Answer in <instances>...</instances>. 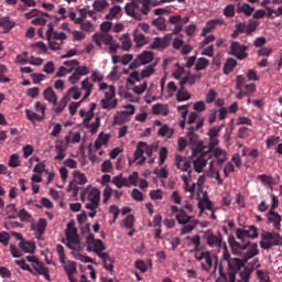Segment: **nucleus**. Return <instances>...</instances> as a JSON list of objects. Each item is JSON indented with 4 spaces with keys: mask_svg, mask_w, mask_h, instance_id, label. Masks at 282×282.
Listing matches in <instances>:
<instances>
[{
    "mask_svg": "<svg viewBox=\"0 0 282 282\" xmlns=\"http://www.w3.org/2000/svg\"><path fill=\"white\" fill-rule=\"evenodd\" d=\"M218 272L221 279H224L226 282H236L237 274L240 276L238 282H250L252 269L250 267H246L243 259L232 258L230 256V251L228 250V245L224 243Z\"/></svg>",
    "mask_w": 282,
    "mask_h": 282,
    "instance_id": "obj_1",
    "label": "nucleus"
},
{
    "mask_svg": "<svg viewBox=\"0 0 282 282\" xmlns=\"http://www.w3.org/2000/svg\"><path fill=\"white\" fill-rule=\"evenodd\" d=\"M171 212L173 215H175V219L177 224H180L182 227L181 234L182 235H188L192 231L195 230L197 225L199 224V220L195 218V216L192 215L193 213V204L186 203L183 207H177L176 205L171 206Z\"/></svg>",
    "mask_w": 282,
    "mask_h": 282,
    "instance_id": "obj_2",
    "label": "nucleus"
},
{
    "mask_svg": "<svg viewBox=\"0 0 282 282\" xmlns=\"http://www.w3.org/2000/svg\"><path fill=\"white\" fill-rule=\"evenodd\" d=\"M204 127V119H199L195 126H189L187 128V144L192 149V153L194 158H197L199 153L206 151V147H204V141L199 140V137L195 134V131H199Z\"/></svg>",
    "mask_w": 282,
    "mask_h": 282,
    "instance_id": "obj_3",
    "label": "nucleus"
},
{
    "mask_svg": "<svg viewBox=\"0 0 282 282\" xmlns=\"http://www.w3.org/2000/svg\"><path fill=\"white\" fill-rule=\"evenodd\" d=\"M139 3H141L142 8L138 6V2H128L124 10L128 17H132L137 21H142V14L147 17L151 12V0H139Z\"/></svg>",
    "mask_w": 282,
    "mask_h": 282,
    "instance_id": "obj_4",
    "label": "nucleus"
},
{
    "mask_svg": "<svg viewBox=\"0 0 282 282\" xmlns=\"http://www.w3.org/2000/svg\"><path fill=\"white\" fill-rule=\"evenodd\" d=\"M236 237L242 241V243L235 240V237H229V246L231 248V252L232 254H242L243 250H248V246H250V241L246 240L248 239L246 236V228H237Z\"/></svg>",
    "mask_w": 282,
    "mask_h": 282,
    "instance_id": "obj_5",
    "label": "nucleus"
},
{
    "mask_svg": "<svg viewBox=\"0 0 282 282\" xmlns=\"http://www.w3.org/2000/svg\"><path fill=\"white\" fill-rule=\"evenodd\" d=\"M205 153H209V171H212V173L215 171V161L213 160V158L216 159V164L217 166H219V169H221V166H224V162L228 160V153L226 152V150H223L220 148H207V150H205Z\"/></svg>",
    "mask_w": 282,
    "mask_h": 282,
    "instance_id": "obj_6",
    "label": "nucleus"
},
{
    "mask_svg": "<svg viewBox=\"0 0 282 282\" xmlns=\"http://www.w3.org/2000/svg\"><path fill=\"white\" fill-rule=\"evenodd\" d=\"M274 246H282V236L280 232L264 231L261 234L260 248L262 250H270Z\"/></svg>",
    "mask_w": 282,
    "mask_h": 282,
    "instance_id": "obj_7",
    "label": "nucleus"
},
{
    "mask_svg": "<svg viewBox=\"0 0 282 282\" xmlns=\"http://www.w3.org/2000/svg\"><path fill=\"white\" fill-rule=\"evenodd\" d=\"M118 106V99H116V87L109 86L108 90L105 93V98L101 99V108L102 109H116Z\"/></svg>",
    "mask_w": 282,
    "mask_h": 282,
    "instance_id": "obj_8",
    "label": "nucleus"
},
{
    "mask_svg": "<svg viewBox=\"0 0 282 282\" xmlns=\"http://www.w3.org/2000/svg\"><path fill=\"white\" fill-rule=\"evenodd\" d=\"M194 257L198 263L202 265V270L205 272H210L213 268V257L210 256V251L200 250L194 253Z\"/></svg>",
    "mask_w": 282,
    "mask_h": 282,
    "instance_id": "obj_9",
    "label": "nucleus"
},
{
    "mask_svg": "<svg viewBox=\"0 0 282 282\" xmlns=\"http://www.w3.org/2000/svg\"><path fill=\"white\" fill-rule=\"evenodd\" d=\"M86 242L88 243V252H96L97 257H100V254H107V252H102L105 250V243H102V240L96 239L94 234H89L86 238Z\"/></svg>",
    "mask_w": 282,
    "mask_h": 282,
    "instance_id": "obj_10",
    "label": "nucleus"
},
{
    "mask_svg": "<svg viewBox=\"0 0 282 282\" xmlns=\"http://www.w3.org/2000/svg\"><path fill=\"white\" fill-rule=\"evenodd\" d=\"M246 52H248V45H243L235 41L230 43L229 54L238 58V61H243L245 58H248V54Z\"/></svg>",
    "mask_w": 282,
    "mask_h": 282,
    "instance_id": "obj_11",
    "label": "nucleus"
},
{
    "mask_svg": "<svg viewBox=\"0 0 282 282\" xmlns=\"http://www.w3.org/2000/svg\"><path fill=\"white\" fill-rule=\"evenodd\" d=\"M24 17L25 19H33V25H45V23H47L45 17H50V14L42 12L39 9H32L30 12H26Z\"/></svg>",
    "mask_w": 282,
    "mask_h": 282,
    "instance_id": "obj_12",
    "label": "nucleus"
},
{
    "mask_svg": "<svg viewBox=\"0 0 282 282\" xmlns=\"http://www.w3.org/2000/svg\"><path fill=\"white\" fill-rule=\"evenodd\" d=\"M197 155L198 156L193 161L194 171L196 173H203L204 167L208 164V160H210V153L203 150Z\"/></svg>",
    "mask_w": 282,
    "mask_h": 282,
    "instance_id": "obj_13",
    "label": "nucleus"
},
{
    "mask_svg": "<svg viewBox=\"0 0 282 282\" xmlns=\"http://www.w3.org/2000/svg\"><path fill=\"white\" fill-rule=\"evenodd\" d=\"M153 61V52L143 51L137 56V58L130 64L129 69H137L140 65H149Z\"/></svg>",
    "mask_w": 282,
    "mask_h": 282,
    "instance_id": "obj_14",
    "label": "nucleus"
},
{
    "mask_svg": "<svg viewBox=\"0 0 282 282\" xmlns=\"http://www.w3.org/2000/svg\"><path fill=\"white\" fill-rule=\"evenodd\" d=\"M74 180L68 185V191H73V193H78L79 186H85L87 184V176H85L80 171L73 172Z\"/></svg>",
    "mask_w": 282,
    "mask_h": 282,
    "instance_id": "obj_15",
    "label": "nucleus"
},
{
    "mask_svg": "<svg viewBox=\"0 0 282 282\" xmlns=\"http://www.w3.org/2000/svg\"><path fill=\"white\" fill-rule=\"evenodd\" d=\"M175 166L182 173H186L183 175H191V173H193L191 160H188L186 156H182V155L177 154L175 156Z\"/></svg>",
    "mask_w": 282,
    "mask_h": 282,
    "instance_id": "obj_16",
    "label": "nucleus"
},
{
    "mask_svg": "<svg viewBox=\"0 0 282 282\" xmlns=\"http://www.w3.org/2000/svg\"><path fill=\"white\" fill-rule=\"evenodd\" d=\"M66 238L68 241V248H70V250H74V246H78V243H80L76 227L72 226V223L67 224Z\"/></svg>",
    "mask_w": 282,
    "mask_h": 282,
    "instance_id": "obj_17",
    "label": "nucleus"
},
{
    "mask_svg": "<svg viewBox=\"0 0 282 282\" xmlns=\"http://www.w3.org/2000/svg\"><path fill=\"white\" fill-rule=\"evenodd\" d=\"M172 39V34H166L164 37H155L153 43L150 45V50H166V47L171 45Z\"/></svg>",
    "mask_w": 282,
    "mask_h": 282,
    "instance_id": "obj_18",
    "label": "nucleus"
},
{
    "mask_svg": "<svg viewBox=\"0 0 282 282\" xmlns=\"http://www.w3.org/2000/svg\"><path fill=\"white\" fill-rule=\"evenodd\" d=\"M65 66H61L58 72L56 73V78H63V76H66V74H72L76 67H78L79 63L76 59H70L64 62Z\"/></svg>",
    "mask_w": 282,
    "mask_h": 282,
    "instance_id": "obj_19",
    "label": "nucleus"
},
{
    "mask_svg": "<svg viewBox=\"0 0 282 282\" xmlns=\"http://www.w3.org/2000/svg\"><path fill=\"white\" fill-rule=\"evenodd\" d=\"M87 197L89 202H94V204H100V189L96 187H87L82 192V199Z\"/></svg>",
    "mask_w": 282,
    "mask_h": 282,
    "instance_id": "obj_20",
    "label": "nucleus"
},
{
    "mask_svg": "<svg viewBox=\"0 0 282 282\" xmlns=\"http://www.w3.org/2000/svg\"><path fill=\"white\" fill-rule=\"evenodd\" d=\"M93 41L98 47H102V45H109L111 41H113V35L109 33H95L93 35Z\"/></svg>",
    "mask_w": 282,
    "mask_h": 282,
    "instance_id": "obj_21",
    "label": "nucleus"
},
{
    "mask_svg": "<svg viewBox=\"0 0 282 282\" xmlns=\"http://www.w3.org/2000/svg\"><path fill=\"white\" fill-rule=\"evenodd\" d=\"M206 243L209 246V248H221L224 250V237H221V234H218L217 236L215 234H209L206 237Z\"/></svg>",
    "mask_w": 282,
    "mask_h": 282,
    "instance_id": "obj_22",
    "label": "nucleus"
},
{
    "mask_svg": "<svg viewBox=\"0 0 282 282\" xmlns=\"http://www.w3.org/2000/svg\"><path fill=\"white\" fill-rule=\"evenodd\" d=\"M267 221L268 224H272L274 230H278V232L281 231L282 216L279 213L269 210L267 213Z\"/></svg>",
    "mask_w": 282,
    "mask_h": 282,
    "instance_id": "obj_23",
    "label": "nucleus"
},
{
    "mask_svg": "<svg viewBox=\"0 0 282 282\" xmlns=\"http://www.w3.org/2000/svg\"><path fill=\"white\" fill-rule=\"evenodd\" d=\"M133 155V162H135L139 166H142V164L147 162V156L144 155V141H140L137 144V149Z\"/></svg>",
    "mask_w": 282,
    "mask_h": 282,
    "instance_id": "obj_24",
    "label": "nucleus"
},
{
    "mask_svg": "<svg viewBox=\"0 0 282 282\" xmlns=\"http://www.w3.org/2000/svg\"><path fill=\"white\" fill-rule=\"evenodd\" d=\"M217 25H224V20L221 19H214L207 21L205 28H203L200 36H206V34H210L212 30H216Z\"/></svg>",
    "mask_w": 282,
    "mask_h": 282,
    "instance_id": "obj_25",
    "label": "nucleus"
},
{
    "mask_svg": "<svg viewBox=\"0 0 282 282\" xmlns=\"http://www.w3.org/2000/svg\"><path fill=\"white\" fill-rule=\"evenodd\" d=\"M18 239H20L19 242V249L24 251V252H29L30 254H34V250H36V246L34 245V242L32 241H25V239L21 238V235L18 234Z\"/></svg>",
    "mask_w": 282,
    "mask_h": 282,
    "instance_id": "obj_26",
    "label": "nucleus"
},
{
    "mask_svg": "<svg viewBox=\"0 0 282 282\" xmlns=\"http://www.w3.org/2000/svg\"><path fill=\"white\" fill-rule=\"evenodd\" d=\"M55 151L57 153V155L54 158V160L58 161V162H63V160H65V153L67 151V147L65 145V142L57 140L55 143Z\"/></svg>",
    "mask_w": 282,
    "mask_h": 282,
    "instance_id": "obj_27",
    "label": "nucleus"
},
{
    "mask_svg": "<svg viewBox=\"0 0 282 282\" xmlns=\"http://www.w3.org/2000/svg\"><path fill=\"white\" fill-rule=\"evenodd\" d=\"M133 40L134 43H137V47H144V45H149V37L142 34L138 29L133 32Z\"/></svg>",
    "mask_w": 282,
    "mask_h": 282,
    "instance_id": "obj_28",
    "label": "nucleus"
},
{
    "mask_svg": "<svg viewBox=\"0 0 282 282\" xmlns=\"http://www.w3.org/2000/svg\"><path fill=\"white\" fill-rule=\"evenodd\" d=\"M96 109V104H90L89 110L80 109L79 116L84 119V124H89L94 118V110Z\"/></svg>",
    "mask_w": 282,
    "mask_h": 282,
    "instance_id": "obj_29",
    "label": "nucleus"
},
{
    "mask_svg": "<svg viewBox=\"0 0 282 282\" xmlns=\"http://www.w3.org/2000/svg\"><path fill=\"white\" fill-rule=\"evenodd\" d=\"M186 239H187V241L193 243L194 250H192L191 252H194V254H196V252L204 250V247L202 246V238H199V235H195L192 237L187 236Z\"/></svg>",
    "mask_w": 282,
    "mask_h": 282,
    "instance_id": "obj_30",
    "label": "nucleus"
},
{
    "mask_svg": "<svg viewBox=\"0 0 282 282\" xmlns=\"http://www.w3.org/2000/svg\"><path fill=\"white\" fill-rule=\"evenodd\" d=\"M99 259L102 260L105 270L113 272V258L109 257V253H99Z\"/></svg>",
    "mask_w": 282,
    "mask_h": 282,
    "instance_id": "obj_31",
    "label": "nucleus"
},
{
    "mask_svg": "<svg viewBox=\"0 0 282 282\" xmlns=\"http://www.w3.org/2000/svg\"><path fill=\"white\" fill-rule=\"evenodd\" d=\"M43 98L44 100H47V102H51L52 105H56V100H58V96H56V93L52 87H47L46 89H44Z\"/></svg>",
    "mask_w": 282,
    "mask_h": 282,
    "instance_id": "obj_32",
    "label": "nucleus"
},
{
    "mask_svg": "<svg viewBox=\"0 0 282 282\" xmlns=\"http://www.w3.org/2000/svg\"><path fill=\"white\" fill-rule=\"evenodd\" d=\"M257 254H259V246L257 243H252L243 254L242 259L245 260V263H248V261L253 257H257Z\"/></svg>",
    "mask_w": 282,
    "mask_h": 282,
    "instance_id": "obj_33",
    "label": "nucleus"
},
{
    "mask_svg": "<svg viewBox=\"0 0 282 282\" xmlns=\"http://www.w3.org/2000/svg\"><path fill=\"white\" fill-rule=\"evenodd\" d=\"M202 79V74H193V75H188L183 77L180 80V85L181 87H184V85H195V83H197V80Z\"/></svg>",
    "mask_w": 282,
    "mask_h": 282,
    "instance_id": "obj_34",
    "label": "nucleus"
},
{
    "mask_svg": "<svg viewBox=\"0 0 282 282\" xmlns=\"http://www.w3.org/2000/svg\"><path fill=\"white\" fill-rule=\"evenodd\" d=\"M82 89L85 91L83 100H86V98L91 96V91H94V84L89 82V77L82 82Z\"/></svg>",
    "mask_w": 282,
    "mask_h": 282,
    "instance_id": "obj_35",
    "label": "nucleus"
},
{
    "mask_svg": "<svg viewBox=\"0 0 282 282\" xmlns=\"http://www.w3.org/2000/svg\"><path fill=\"white\" fill-rule=\"evenodd\" d=\"M133 113H135V107L133 105L126 106V110L121 112V116L115 118L116 124H122L124 122L122 116H133Z\"/></svg>",
    "mask_w": 282,
    "mask_h": 282,
    "instance_id": "obj_36",
    "label": "nucleus"
},
{
    "mask_svg": "<svg viewBox=\"0 0 282 282\" xmlns=\"http://www.w3.org/2000/svg\"><path fill=\"white\" fill-rule=\"evenodd\" d=\"M64 270L68 276V281L74 282V274H76V263L68 260L67 264L64 265Z\"/></svg>",
    "mask_w": 282,
    "mask_h": 282,
    "instance_id": "obj_37",
    "label": "nucleus"
},
{
    "mask_svg": "<svg viewBox=\"0 0 282 282\" xmlns=\"http://www.w3.org/2000/svg\"><path fill=\"white\" fill-rule=\"evenodd\" d=\"M67 102H68L67 96L62 97V99L59 101L56 100V104H53L54 105L53 111L55 113H63V111L67 107Z\"/></svg>",
    "mask_w": 282,
    "mask_h": 282,
    "instance_id": "obj_38",
    "label": "nucleus"
},
{
    "mask_svg": "<svg viewBox=\"0 0 282 282\" xmlns=\"http://www.w3.org/2000/svg\"><path fill=\"white\" fill-rule=\"evenodd\" d=\"M122 12V8L120 6H113L109 9V12L105 15V19L108 21H113V19H118V14Z\"/></svg>",
    "mask_w": 282,
    "mask_h": 282,
    "instance_id": "obj_39",
    "label": "nucleus"
},
{
    "mask_svg": "<svg viewBox=\"0 0 282 282\" xmlns=\"http://www.w3.org/2000/svg\"><path fill=\"white\" fill-rule=\"evenodd\" d=\"M25 116L28 118V120H30V122H43V120H45V118L43 117V115L36 113L30 109L25 110Z\"/></svg>",
    "mask_w": 282,
    "mask_h": 282,
    "instance_id": "obj_40",
    "label": "nucleus"
},
{
    "mask_svg": "<svg viewBox=\"0 0 282 282\" xmlns=\"http://www.w3.org/2000/svg\"><path fill=\"white\" fill-rule=\"evenodd\" d=\"M140 180V174L138 172H132L128 177H126L127 188L131 186H138V181Z\"/></svg>",
    "mask_w": 282,
    "mask_h": 282,
    "instance_id": "obj_41",
    "label": "nucleus"
},
{
    "mask_svg": "<svg viewBox=\"0 0 282 282\" xmlns=\"http://www.w3.org/2000/svg\"><path fill=\"white\" fill-rule=\"evenodd\" d=\"M235 67H237V61L228 58L223 67V72L228 76V74H231V72L235 70Z\"/></svg>",
    "mask_w": 282,
    "mask_h": 282,
    "instance_id": "obj_42",
    "label": "nucleus"
},
{
    "mask_svg": "<svg viewBox=\"0 0 282 282\" xmlns=\"http://www.w3.org/2000/svg\"><path fill=\"white\" fill-rule=\"evenodd\" d=\"M173 133H175V131H173V129H171L169 126L163 124L159 130H158V135H160L161 138H172Z\"/></svg>",
    "mask_w": 282,
    "mask_h": 282,
    "instance_id": "obj_43",
    "label": "nucleus"
},
{
    "mask_svg": "<svg viewBox=\"0 0 282 282\" xmlns=\"http://www.w3.org/2000/svg\"><path fill=\"white\" fill-rule=\"evenodd\" d=\"M176 100L177 102H184L186 100H191V95L184 89V86H181V88L177 90Z\"/></svg>",
    "mask_w": 282,
    "mask_h": 282,
    "instance_id": "obj_44",
    "label": "nucleus"
},
{
    "mask_svg": "<svg viewBox=\"0 0 282 282\" xmlns=\"http://www.w3.org/2000/svg\"><path fill=\"white\" fill-rule=\"evenodd\" d=\"M112 184L117 186V188H122L123 186H129L127 184V177H123L122 174H119L112 178Z\"/></svg>",
    "mask_w": 282,
    "mask_h": 282,
    "instance_id": "obj_45",
    "label": "nucleus"
},
{
    "mask_svg": "<svg viewBox=\"0 0 282 282\" xmlns=\"http://www.w3.org/2000/svg\"><path fill=\"white\" fill-rule=\"evenodd\" d=\"M8 166L11 169H19V166H21V159L19 154L14 153L10 155Z\"/></svg>",
    "mask_w": 282,
    "mask_h": 282,
    "instance_id": "obj_46",
    "label": "nucleus"
},
{
    "mask_svg": "<svg viewBox=\"0 0 282 282\" xmlns=\"http://www.w3.org/2000/svg\"><path fill=\"white\" fill-rule=\"evenodd\" d=\"M0 28H4L7 32H10L14 28V22L10 20V17L0 18Z\"/></svg>",
    "mask_w": 282,
    "mask_h": 282,
    "instance_id": "obj_47",
    "label": "nucleus"
},
{
    "mask_svg": "<svg viewBox=\"0 0 282 282\" xmlns=\"http://www.w3.org/2000/svg\"><path fill=\"white\" fill-rule=\"evenodd\" d=\"M47 228V220L45 218H40L34 227V230L37 231V234L44 235L45 229Z\"/></svg>",
    "mask_w": 282,
    "mask_h": 282,
    "instance_id": "obj_48",
    "label": "nucleus"
},
{
    "mask_svg": "<svg viewBox=\"0 0 282 282\" xmlns=\"http://www.w3.org/2000/svg\"><path fill=\"white\" fill-rule=\"evenodd\" d=\"M6 213L8 215V219H17V215L19 213V209H17V205L9 204L6 207Z\"/></svg>",
    "mask_w": 282,
    "mask_h": 282,
    "instance_id": "obj_49",
    "label": "nucleus"
},
{
    "mask_svg": "<svg viewBox=\"0 0 282 282\" xmlns=\"http://www.w3.org/2000/svg\"><path fill=\"white\" fill-rule=\"evenodd\" d=\"M109 7V2L107 0H96L93 3V8L96 12H102V10Z\"/></svg>",
    "mask_w": 282,
    "mask_h": 282,
    "instance_id": "obj_50",
    "label": "nucleus"
},
{
    "mask_svg": "<svg viewBox=\"0 0 282 282\" xmlns=\"http://www.w3.org/2000/svg\"><path fill=\"white\" fill-rule=\"evenodd\" d=\"M199 120H204V118H200L199 115H197V112H189L186 117H185V122L186 124H197V121Z\"/></svg>",
    "mask_w": 282,
    "mask_h": 282,
    "instance_id": "obj_51",
    "label": "nucleus"
},
{
    "mask_svg": "<svg viewBox=\"0 0 282 282\" xmlns=\"http://www.w3.org/2000/svg\"><path fill=\"white\" fill-rule=\"evenodd\" d=\"M121 41V50H124V52H129L131 50V37H129L128 34H123L120 37Z\"/></svg>",
    "mask_w": 282,
    "mask_h": 282,
    "instance_id": "obj_52",
    "label": "nucleus"
},
{
    "mask_svg": "<svg viewBox=\"0 0 282 282\" xmlns=\"http://www.w3.org/2000/svg\"><path fill=\"white\" fill-rule=\"evenodd\" d=\"M258 180H260V182L262 184H264V186H274V184H276L274 182V178L272 176L267 175V174L259 175Z\"/></svg>",
    "mask_w": 282,
    "mask_h": 282,
    "instance_id": "obj_53",
    "label": "nucleus"
},
{
    "mask_svg": "<svg viewBox=\"0 0 282 282\" xmlns=\"http://www.w3.org/2000/svg\"><path fill=\"white\" fill-rule=\"evenodd\" d=\"M245 232H246L247 239H257V237H259V231L254 226H249L245 228Z\"/></svg>",
    "mask_w": 282,
    "mask_h": 282,
    "instance_id": "obj_54",
    "label": "nucleus"
},
{
    "mask_svg": "<svg viewBox=\"0 0 282 282\" xmlns=\"http://www.w3.org/2000/svg\"><path fill=\"white\" fill-rule=\"evenodd\" d=\"M209 61L205 57H200L196 61L195 69L196 72H202V69H206V66L209 65Z\"/></svg>",
    "mask_w": 282,
    "mask_h": 282,
    "instance_id": "obj_55",
    "label": "nucleus"
},
{
    "mask_svg": "<svg viewBox=\"0 0 282 282\" xmlns=\"http://www.w3.org/2000/svg\"><path fill=\"white\" fill-rule=\"evenodd\" d=\"M152 113H154L155 116H160V113H162L163 116H166V106L162 104L153 105Z\"/></svg>",
    "mask_w": 282,
    "mask_h": 282,
    "instance_id": "obj_56",
    "label": "nucleus"
},
{
    "mask_svg": "<svg viewBox=\"0 0 282 282\" xmlns=\"http://www.w3.org/2000/svg\"><path fill=\"white\" fill-rule=\"evenodd\" d=\"M237 12H243L246 17H250L252 12H254V8L250 7L248 3H243L241 6H238Z\"/></svg>",
    "mask_w": 282,
    "mask_h": 282,
    "instance_id": "obj_57",
    "label": "nucleus"
},
{
    "mask_svg": "<svg viewBox=\"0 0 282 282\" xmlns=\"http://www.w3.org/2000/svg\"><path fill=\"white\" fill-rule=\"evenodd\" d=\"M258 26H259V23H257V21H251L248 24H245V34H247V36H250L252 32L257 31Z\"/></svg>",
    "mask_w": 282,
    "mask_h": 282,
    "instance_id": "obj_58",
    "label": "nucleus"
},
{
    "mask_svg": "<svg viewBox=\"0 0 282 282\" xmlns=\"http://www.w3.org/2000/svg\"><path fill=\"white\" fill-rule=\"evenodd\" d=\"M84 127H86V129H90V132L93 133H98V128L100 127V117H96L95 122L91 124L89 122L84 123Z\"/></svg>",
    "mask_w": 282,
    "mask_h": 282,
    "instance_id": "obj_59",
    "label": "nucleus"
},
{
    "mask_svg": "<svg viewBox=\"0 0 282 282\" xmlns=\"http://www.w3.org/2000/svg\"><path fill=\"white\" fill-rule=\"evenodd\" d=\"M152 25L158 28L161 32H164V30H166V20H164V18H158L152 21Z\"/></svg>",
    "mask_w": 282,
    "mask_h": 282,
    "instance_id": "obj_60",
    "label": "nucleus"
},
{
    "mask_svg": "<svg viewBox=\"0 0 282 282\" xmlns=\"http://www.w3.org/2000/svg\"><path fill=\"white\" fill-rule=\"evenodd\" d=\"M17 218L21 219V221H30L32 219V215L22 208L18 212Z\"/></svg>",
    "mask_w": 282,
    "mask_h": 282,
    "instance_id": "obj_61",
    "label": "nucleus"
},
{
    "mask_svg": "<svg viewBox=\"0 0 282 282\" xmlns=\"http://www.w3.org/2000/svg\"><path fill=\"white\" fill-rule=\"evenodd\" d=\"M65 96H67L68 100L69 97L74 100H78V98H80V90H78V87H72L68 89L67 95Z\"/></svg>",
    "mask_w": 282,
    "mask_h": 282,
    "instance_id": "obj_62",
    "label": "nucleus"
},
{
    "mask_svg": "<svg viewBox=\"0 0 282 282\" xmlns=\"http://www.w3.org/2000/svg\"><path fill=\"white\" fill-rule=\"evenodd\" d=\"M246 96H250L257 91V85L254 84H246L241 87Z\"/></svg>",
    "mask_w": 282,
    "mask_h": 282,
    "instance_id": "obj_63",
    "label": "nucleus"
},
{
    "mask_svg": "<svg viewBox=\"0 0 282 282\" xmlns=\"http://www.w3.org/2000/svg\"><path fill=\"white\" fill-rule=\"evenodd\" d=\"M256 274L260 282H271L270 281V273L264 272L263 270H257Z\"/></svg>",
    "mask_w": 282,
    "mask_h": 282,
    "instance_id": "obj_64",
    "label": "nucleus"
}]
</instances>
